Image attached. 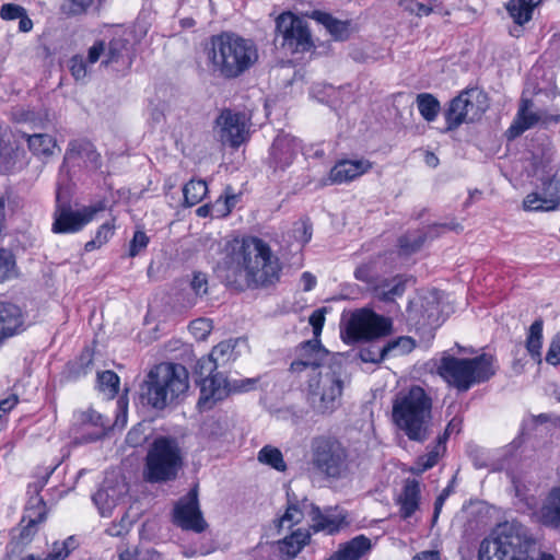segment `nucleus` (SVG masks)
Returning <instances> with one entry per match:
<instances>
[{
  "instance_id": "obj_1",
  "label": "nucleus",
  "mask_w": 560,
  "mask_h": 560,
  "mask_svg": "<svg viewBox=\"0 0 560 560\" xmlns=\"http://www.w3.org/2000/svg\"><path fill=\"white\" fill-rule=\"evenodd\" d=\"M530 528L518 520L498 523L478 549V560H535L530 555L536 546ZM538 560H556L549 552H540Z\"/></svg>"
},
{
  "instance_id": "obj_2",
  "label": "nucleus",
  "mask_w": 560,
  "mask_h": 560,
  "mask_svg": "<svg viewBox=\"0 0 560 560\" xmlns=\"http://www.w3.org/2000/svg\"><path fill=\"white\" fill-rule=\"evenodd\" d=\"M206 56L213 75L232 80L243 75L258 61V49L252 39L222 32L211 36Z\"/></svg>"
},
{
  "instance_id": "obj_3",
  "label": "nucleus",
  "mask_w": 560,
  "mask_h": 560,
  "mask_svg": "<svg viewBox=\"0 0 560 560\" xmlns=\"http://www.w3.org/2000/svg\"><path fill=\"white\" fill-rule=\"evenodd\" d=\"M228 269L243 270L248 288H267L280 279L281 265L270 246L258 237H248L232 246L225 258Z\"/></svg>"
},
{
  "instance_id": "obj_4",
  "label": "nucleus",
  "mask_w": 560,
  "mask_h": 560,
  "mask_svg": "<svg viewBox=\"0 0 560 560\" xmlns=\"http://www.w3.org/2000/svg\"><path fill=\"white\" fill-rule=\"evenodd\" d=\"M189 387L187 369L177 363L163 362L153 366L140 385V401L155 410L185 394Z\"/></svg>"
},
{
  "instance_id": "obj_5",
  "label": "nucleus",
  "mask_w": 560,
  "mask_h": 560,
  "mask_svg": "<svg viewBox=\"0 0 560 560\" xmlns=\"http://www.w3.org/2000/svg\"><path fill=\"white\" fill-rule=\"evenodd\" d=\"M431 410V397L422 387L415 385L395 399L393 419L410 440L423 442L429 435Z\"/></svg>"
},
{
  "instance_id": "obj_6",
  "label": "nucleus",
  "mask_w": 560,
  "mask_h": 560,
  "mask_svg": "<svg viewBox=\"0 0 560 560\" xmlns=\"http://www.w3.org/2000/svg\"><path fill=\"white\" fill-rule=\"evenodd\" d=\"M350 382L347 362H335L330 370L318 371L307 381L306 401L310 408L316 415H331L341 405L343 389Z\"/></svg>"
},
{
  "instance_id": "obj_7",
  "label": "nucleus",
  "mask_w": 560,
  "mask_h": 560,
  "mask_svg": "<svg viewBox=\"0 0 560 560\" xmlns=\"http://www.w3.org/2000/svg\"><path fill=\"white\" fill-rule=\"evenodd\" d=\"M438 373L450 385L466 392L472 384L488 381L495 371L492 355L483 353L472 359L443 357Z\"/></svg>"
},
{
  "instance_id": "obj_8",
  "label": "nucleus",
  "mask_w": 560,
  "mask_h": 560,
  "mask_svg": "<svg viewBox=\"0 0 560 560\" xmlns=\"http://www.w3.org/2000/svg\"><path fill=\"white\" fill-rule=\"evenodd\" d=\"M296 358L291 362L289 371L300 376L303 372L311 370L324 371L330 370L332 363H345L347 358L340 352L328 351L319 341L312 339L301 342L295 348Z\"/></svg>"
},
{
  "instance_id": "obj_9",
  "label": "nucleus",
  "mask_w": 560,
  "mask_h": 560,
  "mask_svg": "<svg viewBox=\"0 0 560 560\" xmlns=\"http://www.w3.org/2000/svg\"><path fill=\"white\" fill-rule=\"evenodd\" d=\"M488 107V97L482 91L478 89L463 91L451 101L445 110V131H452L457 129L462 124L478 120Z\"/></svg>"
},
{
  "instance_id": "obj_10",
  "label": "nucleus",
  "mask_w": 560,
  "mask_h": 560,
  "mask_svg": "<svg viewBox=\"0 0 560 560\" xmlns=\"http://www.w3.org/2000/svg\"><path fill=\"white\" fill-rule=\"evenodd\" d=\"M392 330V320L370 310L354 312L341 330L346 342L373 340L386 336Z\"/></svg>"
},
{
  "instance_id": "obj_11",
  "label": "nucleus",
  "mask_w": 560,
  "mask_h": 560,
  "mask_svg": "<svg viewBox=\"0 0 560 560\" xmlns=\"http://www.w3.org/2000/svg\"><path fill=\"white\" fill-rule=\"evenodd\" d=\"M172 522L180 529L196 534H201L207 529L208 523L199 505L198 486L191 488L176 502L172 512Z\"/></svg>"
},
{
  "instance_id": "obj_12",
  "label": "nucleus",
  "mask_w": 560,
  "mask_h": 560,
  "mask_svg": "<svg viewBox=\"0 0 560 560\" xmlns=\"http://www.w3.org/2000/svg\"><path fill=\"white\" fill-rule=\"evenodd\" d=\"M277 31L282 37L281 46L292 52L307 51L313 46L306 22L290 12L277 19Z\"/></svg>"
},
{
  "instance_id": "obj_13",
  "label": "nucleus",
  "mask_w": 560,
  "mask_h": 560,
  "mask_svg": "<svg viewBox=\"0 0 560 560\" xmlns=\"http://www.w3.org/2000/svg\"><path fill=\"white\" fill-rule=\"evenodd\" d=\"M246 115L231 109H223L215 119V131L223 145L238 148L248 138Z\"/></svg>"
},
{
  "instance_id": "obj_14",
  "label": "nucleus",
  "mask_w": 560,
  "mask_h": 560,
  "mask_svg": "<svg viewBox=\"0 0 560 560\" xmlns=\"http://www.w3.org/2000/svg\"><path fill=\"white\" fill-rule=\"evenodd\" d=\"M74 166L85 167L90 171H96L102 166L101 154L89 140L74 139L69 142L60 171L68 172L70 167Z\"/></svg>"
},
{
  "instance_id": "obj_15",
  "label": "nucleus",
  "mask_w": 560,
  "mask_h": 560,
  "mask_svg": "<svg viewBox=\"0 0 560 560\" xmlns=\"http://www.w3.org/2000/svg\"><path fill=\"white\" fill-rule=\"evenodd\" d=\"M49 509L44 498H28L20 521L18 539L21 544H30L48 517Z\"/></svg>"
},
{
  "instance_id": "obj_16",
  "label": "nucleus",
  "mask_w": 560,
  "mask_h": 560,
  "mask_svg": "<svg viewBox=\"0 0 560 560\" xmlns=\"http://www.w3.org/2000/svg\"><path fill=\"white\" fill-rule=\"evenodd\" d=\"M72 430H83L91 427V432L83 433L80 438L75 436L72 441L73 444H86L95 442L105 435L106 431L110 428V420L104 415L97 412L92 408L86 410H77L72 417Z\"/></svg>"
},
{
  "instance_id": "obj_17",
  "label": "nucleus",
  "mask_w": 560,
  "mask_h": 560,
  "mask_svg": "<svg viewBox=\"0 0 560 560\" xmlns=\"http://www.w3.org/2000/svg\"><path fill=\"white\" fill-rule=\"evenodd\" d=\"M301 149V143L295 137L289 133H279L275 138L269 151V167L275 172L284 171L293 163Z\"/></svg>"
},
{
  "instance_id": "obj_18",
  "label": "nucleus",
  "mask_w": 560,
  "mask_h": 560,
  "mask_svg": "<svg viewBox=\"0 0 560 560\" xmlns=\"http://www.w3.org/2000/svg\"><path fill=\"white\" fill-rule=\"evenodd\" d=\"M560 205V180L555 176L541 179V191L528 194L523 206L529 211H553Z\"/></svg>"
},
{
  "instance_id": "obj_19",
  "label": "nucleus",
  "mask_w": 560,
  "mask_h": 560,
  "mask_svg": "<svg viewBox=\"0 0 560 560\" xmlns=\"http://www.w3.org/2000/svg\"><path fill=\"white\" fill-rule=\"evenodd\" d=\"M102 207H88L81 211L71 209H61L56 212L52 223L54 233H75L83 229L85 224L93 220Z\"/></svg>"
},
{
  "instance_id": "obj_20",
  "label": "nucleus",
  "mask_w": 560,
  "mask_h": 560,
  "mask_svg": "<svg viewBox=\"0 0 560 560\" xmlns=\"http://www.w3.org/2000/svg\"><path fill=\"white\" fill-rule=\"evenodd\" d=\"M197 384L200 387L197 406L202 411L212 409L218 401L229 396L228 378L222 373L197 381Z\"/></svg>"
},
{
  "instance_id": "obj_21",
  "label": "nucleus",
  "mask_w": 560,
  "mask_h": 560,
  "mask_svg": "<svg viewBox=\"0 0 560 560\" xmlns=\"http://www.w3.org/2000/svg\"><path fill=\"white\" fill-rule=\"evenodd\" d=\"M144 479L149 482H165L176 478L184 457H145Z\"/></svg>"
},
{
  "instance_id": "obj_22",
  "label": "nucleus",
  "mask_w": 560,
  "mask_h": 560,
  "mask_svg": "<svg viewBox=\"0 0 560 560\" xmlns=\"http://www.w3.org/2000/svg\"><path fill=\"white\" fill-rule=\"evenodd\" d=\"M536 522L546 528H560V485L552 487L539 510L534 514Z\"/></svg>"
},
{
  "instance_id": "obj_23",
  "label": "nucleus",
  "mask_w": 560,
  "mask_h": 560,
  "mask_svg": "<svg viewBox=\"0 0 560 560\" xmlns=\"http://www.w3.org/2000/svg\"><path fill=\"white\" fill-rule=\"evenodd\" d=\"M22 310L12 303L0 301V343L8 337L25 329Z\"/></svg>"
},
{
  "instance_id": "obj_24",
  "label": "nucleus",
  "mask_w": 560,
  "mask_h": 560,
  "mask_svg": "<svg viewBox=\"0 0 560 560\" xmlns=\"http://www.w3.org/2000/svg\"><path fill=\"white\" fill-rule=\"evenodd\" d=\"M420 501V481L411 478L405 479L401 491L396 500L400 516L405 520L411 517L419 510Z\"/></svg>"
},
{
  "instance_id": "obj_25",
  "label": "nucleus",
  "mask_w": 560,
  "mask_h": 560,
  "mask_svg": "<svg viewBox=\"0 0 560 560\" xmlns=\"http://www.w3.org/2000/svg\"><path fill=\"white\" fill-rule=\"evenodd\" d=\"M372 164L368 160H342L330 170L328 180L330 184H343L365 174Z\"/></svg>"
},
{
  "instance_id": "obj_26",
  "label": "nucleus",
  "mask_w": 560,
  "mask_h": 560,
  "mask_svg": "<svg viewBox=\"0 0 560 560\" xmlns=\"http://www.w3.org/2000/svg\"><path fill=\"white\" fill-rule=\"evenodd\" d=\"M372 550L371 539L363 535H357L350 540L340 544L338 549L327 560H361Z\"/></svg>"
},
{
  "instance_id": "obj_27",
  "label": "nucleus",
  "mask_w": 560,
  "mask_h": 560,
  "mask_svg": "<svg viewBox=\"0 0 560 560\" xmlns=\"http://www.w3.org/2000/svg\"><path fill=\"white\" fill-rule=\"evenodd\" d=\"M533 102L528 98H522L517 114L509 127L506 133L510 139L521 136L540 121V113L532 112Z\"/></svg>"
},
{
  "instance_id": "obj_28",
  "label": "nucleus",
  "mask_w": 560,
  "mask_h": 560,
  "mask_svg": "<svg viewBox=\"0 0 560 560\" xmlns=\"http://www.w3.org/2000/svg\"><path fill=\"white\" fill-rule=\"evenodd\" d=\"M311 518V528L314 533L325 532L328 535L339 533L349 524L345 515H326L315 505L312 506Z\"/></svg>"
},
{
  "instance_id": "obj_29",
  "label": "nucleus",
  "mask_w": 560,
  "mask_h": 560,
  "mask_svg": "<svg viewBox=\"0 0 560 560\" xmlns=\"http://www.w3.org/2000/svg\"><path fill=\"white\" fill-rule=\"evenodd\" d=\"M80 547V540L77 535H70L62 540H55L51 544L48 553L40 558L34 553H28L20 560H67L70 555Z\"/></svg>"
},
{
  "instance_id": "obj_30",
  "label": "nucleus",
  "mask_w": 560,
  "mask_h": 560,
  "mask_svg": "<svg viewBox=\"0 0 560 560\" xmlns=\"http://www.w3.org/2000/svg\"><path fill=\"white\" fill-rule=\"evenodd\" d=\"M348 457H314V467L328 478H342L348 472Z\"/></svg>"
},
{
  "instance_id": "obj_31",
  "label": "nucleus",
  "mask_w": 560,
  "mask_h": 560,
  "mask_svg": "<svg viewBox=\"0 0 560 560\" xmlns=\"http://www.w3.org/2000/svg\"><path fill=\"white\" fill-rule=\"evenodd\" d=\"M310 534L302 529H296L278 541V549L281 555L292 559L304 548L310 541Z\"/></svg>"
},
{
  "instance_id": "obj_32",
  "label": "nucleus",
  "mask_w": 560,
  "mask_h": 560,
  "mask_svg": "<svg viewBox=\"0 0 560 560\" xmlns=\"http://www.w3.org/2000/svg\"><path fill=\"white\" fill-rule=\"evenodd\" d=\"M22 137L26 140L30 151L37 156L49 158L57 148L56 139L47 133L24 132Z\"/></svg>"
},
{
  "instance_id": "obj_33",
  "label": "nucleus",
  "mask_w": 560,
  "mask_h": 560,
  "mask_svg": "<svg viewBox=\"0 0 560 560\" xmlns=\"http://www.w3.org/2000/svg\"><path fill=\"white\" fill-rule=\"evenodd\" d=\"M406 282L407 280L401 276L392 280H381L380 284H375V296L383 302H393L404 294Z\"/></svg>"
},
{
  "instance_id": "obj_34",
  "label": "nucleus",
  "mask_w": 560,
  "mask_h": 560,
  "mask_svg": "<svg viewBox=\"0 0 560 560\" xmlns=\"http://www.w3.org/2000/svg\"><path fill=\"white\" fill-rule=\"evenodd\" d=\"M312 18L322 25H324L335 39L343 40L349 37V22L339 21L332 18L329 13L322 11H314Z\"/></svg>"
},
{
  "instance_id": "obj_35",
  "label": "nucleus",
  "mask_w": 560,
  "mask_h": 560,
  "mask_svg": "<svg viewBox=\"0 0 560 560\" xmlns=\"http://www.w3.org/2000/svg\"><path fill=\"white\" fill-rule=\"evenodd\" d=\"M541 0H510L506 10L515 24L524 25L532 20L534 9Z\"/></svg>"
},
{
  "instance_id": "obj_36",
  "label": "nucleus",
  "mask_w": 560,
  "mask_h": 560,
  "mask_svg": "<svg viewBox=\"0 0 560 560\" xmlns=\"http://www.w3.org/2000/svg\"><path fill=\"white\" fill-rule=\"evenodd\" d=\"M92 368L93 352L85 348L75 360L67 364V377L69 380H77L90 373Z\"/></svg>"
},
{
  "instance_id": "obj_37",
  "label": "nucleus",
  "mask_w": 560,
  "mask_h": 560,
  "mask_svg": "<svg viewBox=\"0 0 560 560\" xmlns=\"http://www.w3.org/2000/svg\"><path fill=\"white\" fill-rule=\"evenodd\" d=\"M313 455H340L343 452L341 443L330 434H322L312 440Z\"/></svg>"
},
{
  "instance_id": "obj_38",
  "label": "nucleus",
  "mask_w": 560,
  "mask_h": 560,
  "mask_svg": "<svg viewBox=\"0 0 560 560\" xmlns=\"http://www.w3.org/2000/svg\"><path fill=\"white\" fill-rule=\"evenodd\" d=\"M542 319H536L528 329L526 349L534 360L540 362L542 347Z\"/></svg>"
},
{
  "instance_id": "obj_39",
  "label": "nucleus",
  "mask_w": 560,
  "mask_h": 560,
  "mask_svg": "<svg viewBox=\"0 0 560 560\" xmlns=\"http://www.w3.org/2000/svg\"><path fill=\"white\" fill-rule=\"evenodd\" d=\"M416 104L420 115L428 122L434 121L441 110L439 100L430 93L418 94Z\"/></svg>"
},
{
  "instance_id": "obj_40",
  "label": "nucleus",
  "mask_w": 560,
  "mask_h": 560,
  "mask_svg": "<svg viewBox=\"0 0 560 560\" xmlns=\"http://www.w3.org/2000/svg\"><path fill=\"white\" fill-rule=\"evenodd\" d=\"M147 455H180L178 439L171 435L156 436Z\"/></svg>"
},
{
  "instance_id": "obj_41",
  "label": "nucleus",
  "mask_w": 560,
  "mask_h": 560,
  "mask_svg": "<svg viewBox=\"0 0 560 560\" xmlns=\"http://www.w3.org/2000/svg\"><path fill=\"white\" fill-rule=\"evenodd\" d=\"M207 183L202 179H191L183 188L185 203L188 207L199 203L207 195Z\"/></svg>"
},
{
  "instance_id": "obj_42",
  "label": "nucleus",
  "mask_w": 560,
  "mask_h": 560,
  "mask_svg": "<svg viewBox=\"0 0 560 560\" xmlns=\"http://www.w3.org/2000/svg\"><path fill=\"white\" fill-rule=\"evenodd\" d=\"M428 241V233H422L421 230L408 232L399 237V247L405 255H410L419 250Z\"/></svg>"
},
{
  "instance_id": "obj_43",
  "label": "nucleus",
  "mask_w": 560,
  "mask_h": 560,
  "mask_svg": "<svg viewBox=\"0 0 560 560\" xmlns=\"http://www.w3.org/2000/svg\"><path fill=\"white\" fill-rule=\"evenodd\" d=\"M119 376L113 371H103L97 374L98 390L108 399H113L119 390Z\"/></svg>"
},
{
  "instance_id": "obj_44",
  "label": "nucleus",
  "mask_w": 560,
  "mask_h": 560,
  "mask_svg": "<svg viewBox=\"0 0 560 560\" xmlns=\"http://www.w3.org/2000/svg\"><path fill=\"white\" fill-rule=\"evenodd\" d=\"M104 0H62L60 11L68 18L85 14L94 5H100Z\"/></svg>"
},
{
  "instance_id": "obj_45",
  "label": "nucleus",
  "mask_w": 560,
  "mask_h": 560,
  "mask_svg": "<svg viewBox=\"0 0 560 560\" xmlns=\"http://www.w3.org/2000/svg\"><path fill=\"white\" fill-rule=\"evenodd\" d=\"M18 277L15 257L11 250L0 248V283Z\"/></svg>"
},
{
  "instance_id": "obj_46",
  "label": "nucleus",
  "mask_w": 560,
  "mask_h": 560,
  "mask_svg": "<svg viewBox=\"0 0 560 560\" xmlns=\"http://www.w3.org/2000/svg\"><path fill=\"white\" fill-rule=\"evenodd\" d=\"M304 517V513L300 508L299 503H293L288 500V506L284 514L278 518V529L279 532L287 527L288 529H292L293 526L298 525Z\"/></svg>"
},
{
  "instance_id": "obj_47",
  "label": "nucleus",
  "mask_w": 560,
  "mask_h": 560,
  "mask_svg": "<svg viewBox=\"0 0 560 560\" xmlns=\"http://www.w3.org/2000/svg\"><path fill=\"white\" fill-rule=\"evenodd\" d=\"M549 420L550 416L547 413L530 416L528 419L524 420L521 435L513 440L511 443L513 450L517 451L524 442L525 436H527L530 431L535 430L538 425L548 422Z\"/></svg>"
},
{
  "instance_id": "obj_48",
  "label": "nucleus",
  "mask_w": 560,
  "mask_h": 560,
  "mask_svg": "<svg viewBox=\"0 0 560 560\" xmlns=\"http://www.w3.org/2000/svg\"><path fill=\"white\" fill-rule=\"evenodd\" d=\"M219 363H217L210 355H205L200 358L195 365V375L197 376V381H202V378L215 376L221 374L218 372Z\"/></svg>"
},
{
  "instance_id": "obj_49",
  "label": "nucleus",
  "mask_w": 560,
  "mask_h": 560,
  "mask_svg": "<svg viewBox=\"0 0 560 560\" xmlns=\"http://www.w3.org/2000/svg\"><path fill=\"white\" fill-rule=\"evenodd\" d=\"M416 347V342L411 337H398L395 340L388 341L384 346V352H388V355L394 354H407L411 352Z\"/></svg>"
},
{
  "instance_id": "obj_50",
  "label": "nucleus",
  "mask_w": 560,
  "mask_h": 560,
  "mask_svg": "<svg viewBox=\"0 0 560 560\" xmlns=\"http://www.w3.org/2000/svg\"><path fill=\"white\" fill-rule=\"evenodd\" d=\"M190 288L195 294L194 299L188 300V305L192 306L197 303L198 298H202L208 293V277L201 271H195L190 281Z\"/></svg>"
},
{
  "instance_id": "obj_51",
  "label": "nucleus",
  "mask_w": 560,
  "mask_h": 560,
  "mask_svg": "<svg viewBox=\"0 0 560 560\" xmlns=\"http://www.w3.org/2000/svg\"><path fill=\"white\" fill-rule=\"evenodd\" d=\"M127 40L122 38H114L109 42L106 59L103 61V63H117L119 62L122 57L124 52L127 51Z\"/></svg>"
},
{
  "instance_id": "obj_52",
  "label": "nucleus",
  "mask_w": 560,
  "mask_h": 560,
  "mask_svg": "<svg viewBox=\"0 0 560 560\" xmlns=\"http://www.w3.org/2000/svg\"><path fill=\"white\" fill-rule=\"evenodd\" d=\"M258 383H259V377L228 380L229 395L252 392L257 388Z\"/></svg>"
},
{
  "instance_id": "obj_53",
  "label": "nucleus",
  "mask_w": 560,
  "mask_h": 560,
  "mask_svg": "<svg viewBox=\"0 0 560 560\" xmlns=\"http://www.w3.org/2000/svg\"><path fill=\"white\" fill-rule=\"evenodd\" d=\"M388 357V352H384V347H377L375 345H371L364 348H361L359 351V358L362 362L365 363H381L384 359Z\"/></svg>"
},
{
  "instance_id": "obj_54",
  "label": "nucleus",
  "mask_w": 560,
  "mask_h": 560,
  "mask_svg": "<svg viewBox=\"0 0 560 560\" xmlns=\"http://www.w3.org/2000/svg\"><path fill=\"white\" fill-rule=\"evenodd\" d=\"M234 348L235 345L232 340H225L213 347L209 355L220 365L231 360Z\"/></svg>"
},
{
  "instance_id": "obj_55",
  "label": "nucleus",
  "mask_w": 560,
  "mask_h": 560,
  "mask_svg": "<svg viewBox=\"0 0 560 560\" xmlns=\"http://www.w3.org/2000/svg\"><path fill=\"white\" fill-rule=\"evenodd\" d=\"M354 277L357 280L365 282L373 291H375V284L381 282L375 275L373 266L369 264L359 266L354 271Z\"/></svg>"
},
{
  "instance_id": "obj_56",
  "label": "nucleus",
  "mask_w": 560,
  "mask_h": 560,
  "mask_svg": "<svg viewBox=\"0 0 560 560\" xmlns=\"http://www.w3.org/2000/svg\"><path fill=\"white\" fill-rule=\"evenodd\" d=\"M212 330V322L208 318H197L189 325V331L198 340H205Z\"/></svg>"
},
{
  "instance_id": "obj_57",
  "label": "nucleus",
  "mask_w": 560,
  "mask_h": 560,
  "mask_svg": "<svg viewBox=\"0 0 560 560\" xmlns=\"http://www.w3.org/2000/svg\"><path fill=\"white\" fill-rule=\"evenodd\" d=\"M69 69L77 81L84 80L88 75V62L82 55L71 57L69 60Z\"/></svg>"
},
{
  "instance_id": "obj_58",
  "label": "nucleus",
  "mask_w": 560,
  "mask_h": 560,
  "mask_svg": "<svg viewBox=\"0 0 560 560\" xmlns=\"http://www.w3.org/2000/svg\"><path fill=\"white\" fill-rule=\"evenodd\" d=\"M145 427L142 423L135 425L126 436V444L130 447H138L147 442Z\"/></svg>"
},
{
  "instance_id": "obj_59",
  "label": "nucleus",
  "mask_w": 560,
  "mask_h": 560,
  "mask_svg": "<svg viewBox=\"0 0 560 560\" xmlns=\"http://www.w3.org/2000/svg\"><path fill=\"white\" fill-rule=\"evenodd\" d=\"M149 236L145 232L138 230L135 232L132 240L129 245V256L136 257L140 252L147 248L149 244Z\"/></svg>"
},
{
  "instance_id": "obj_60",
  "label": "nucleus",
  "mask_w": 560,
  "mask_h": 560,
  "mask_svg": "<svg viewBox=\"0 0 560 560\" xmlns=\"http://www.w3.org/2000/svg\"><path fill=\"white\" fill-rule=\"evenodd\" d=\"M515 497L527 510H533L536 506V499L534 495L528 493V489L525 485L518 481H513Z\"/></svg>"
},
{
  "instance_id": "obj_61",
  "label": "nucleus",
  "mask_w": 560,
  "mask_h": 560,
  "mask_svg": "<svg viewBox=\"0 0 560 560\" xmlns=\"http://www.w3.org/2000/svg\"><path fill=\"white\" fill-rule=\"evenodd\" d=\"M443 230H450V231H458L463 230L460 224L458 223H443V224H432L427 226L425 229L421 230L422 233H428V240H433L435 237H439Z\"/></svg>"
},
{
  "instance_id": "obj_62",
  "label": "nucleus",
  "mask_w": 560,
  "mask_h": 560,
  "mask_svg": "<svg viewBox=\"0 0 560 560\" xmlns=\"http://www.w3.org/2000/svg\"><path fill=\"white\" fill-rule=\"evenodd\" d=\"M25 8L15 3H5L1 7L0 16L5 21L18 20L25 12Z\"/></svg>"
},
{
  "instance_id": "obj_63",
  "label": "nucleus",
  "mask_w": 560,
  "mask_h": 560,
  "mask_svg": "<svg viewBox=\"0 0 560 560\" xmlns=\"http://www.w3.org/2000/svg\"><path fill=\"white\" fill-rule=\"evenodd\" d=\"M546 361L549 364H560V331L553 337L546 354Z\"/></svg>"
},
{
  "instance_id": "obj_64",
  "label": "nucleus",
  "mask_w": 560,
  "mask_h": 560,
  "mask_svg": "<svg viewBox=\"0 0 560 560\" xmlns=\"http://www.w3.org/2000/svg\"><path fill=\"white\" fill-rule=\"evenodd\" d=\"M115 225L113 222H105L96 231L95 238L98 244H106L114 235Z\"/></svg>"
}]
</instances>
